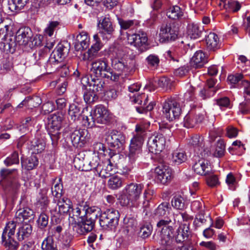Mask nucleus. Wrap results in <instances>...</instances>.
I'll return each mask as SVG.
<instances>
[{"instance_id":"nucleus-1","label":"nucleus","mask_w":250,"mask_h":250,"mask_svg":"<svg viewBox=\"0 0 250 250\" xmlns=\"http://www.w3.org/2000/svg\"><path fill=\"white\" fill-rule=\"evenodd\" d=\"M109 51L112 55L111 65L114 69L121 73L134 70L136 65L135 59L128 58L122 49L117 46L110 47Z\"/></svg>"},{"instance_id":"nucleus-2","label":"nucleus","mask_w":250,"mask_h":250,"mask_svg":"<svg viewBox=\"0 0 250 250\" xmlns=\"http://www.w3.org/2000/svg\"><path fill=\"white\" fill-rule=\"evenodd\" d=\"M136 133L130 140L128 157L130 164L133 165L140 161L142 148L146 135V129L141 125H137L135 127Z\"/></svg>"},{"instance_id":"nucleus-3","label":"nucleus","mask_w":250,"mask_h":250,"mask_svg":"<svg viewBox=\"0 0 250 250\" xmlns=\"http://www.w3.org/2000/svg\"><path fill=\"white\" fill-rule=\"evenodd\" d=\"M91 72L96 78H104L113 81L118 80L120 74L114 72L108 64L105 58L93 61L91 63Z\"/></svg>"},{"instance_id":"nucleus-4","label":"nucleus","mask_w":250,"mask_h":250,"mask_svg":"<svg viewBox=\"0 0 250 250\" xmlns=\"http://www.w3.org/2000/svg\"><path fill=\"white\" fill-rule=\"evenodd\" d=\"M100 211L101 209L97 207H91L87 211V214L79 221L78 224L74 227V230L79 235H83L91 231L94 228L96 220L99 216Z\"/></svg>"},{"instance_id":"nucleus-5","label":"nucleus","mask_w":250,"mask_h":250,"mask_svg":"<svg viewBox=\"0 0 250 250\" xmlns=\"http://www.w3.org/2000/svg\"><path fill=\"white\" fill-rule=\"evenodd\" d=\"M62 120L63 115L60 113L52 114L48 117L47 128L53 146L57 145L60 138Z\"/></svg>"},{"instance_id":"nucleus-6","label":"nucleus","mask_w":250,"mask_h":250,"mask_svg":"<svg viewBox=\"0 0 250 250\" xmlns=\"http://www.w3.org/2000/svg\"><path fill=\"white\" fill-rule=\"evenodd\" d=\"M140 86L138 84L134 83L130 85L128 87V90L131 93L129 94V96L131 101L134 104L138 103L142 105L143 100H144L143 105L136 107V110L138 113H143L152 110L155 104L150 102L148 105L145 106L148 102V96H146L144 93L137 96H136V94H133V93L134 92H137L140 89Z\"/></svg>"},{"instance_id":"nucleus-7","label":"nucleus","mask_w":250,"mask_h":250,"mask_svg":"<svg viewBox=\"0 0 250 250\" xmlns=\"http://www.w3.org/2000/svg\"><path fill=\"white\" fill-rule=\"evenodd\" d=\"M99 223L103 229L114 230L118 225L120 213L114 208L106 209L100 213Z\"/></svg>"},{"instance_id":"nucleus-8","label":"nucleus","mask_w":250,"mask_h":250,"mask_svg":"<svg viewBox=\"0 0 250 250\" xmlns=\"http://www.w3.org/2000/svg\"><path fill=\"white\" fill-rule=\"evenodd\" d=\"M0 176L5 181V188L12 193H16L21 187L19 181V175L17 169L2 168L0 170Z\"/></svg>"},{"instance_id":"nucleus-9","label":"nucleus","mask_w":250,"mask_h":250,"mask_svg":"<svg viewBox=\"0 0 250 250\" xmlns=\"http://www.w3.org/2000/svg\"><path fill=\"white\" fill-rule=\"evenodd\" d=\"M16 228L14 221L9 222L6 225L2 235V244L9 250H17L19 244L15 241L14 236Z\"/></svg>"},{"instance_id":"nucleus-10","label":"nucleus","mask_w":250,"mask_h":250,"mask_svg":"<svg viewBox=\"0 0 250 250\" xmlns=\"http://www.w3.org/2000/svg\"><path fill=\"white\" fill-rule=\"evenodd\" d=\"M163 112L165 117L171 121L179 117L181 113V108L176 99L167 98L163 104Z\"/></svg>"},{"instance_id":"nucleus-11","label":"nucleus","mask_w":250,"mask_h":250,"mask_svg":"<svg viewBox=\"0 0 250 250\" xmlns=\"http://www.w3.org/2000/svg\"><path fill=\"white\" fill-rule=\"evenodd\" d=\"M144 185L141 184L131 183L126 186L124 190L125 196L126 197V200H125L123 204L127 206L131 202L134 204L140 198L143 189Z\"/></svg>"},{"instance_id":"nucleus-12","label":"nucleus","mask_w":250,"mask_h":250,"mask_svg":"<svg viewBox=\"0 0 250 250\" xmlns=\"http://www.w3.org/2000/svg\"><path fill=\"white\" fill-rule=\"evenodd\" d=\"M105 141L110 147L120 149L125 143V136L117 130H109L105 134Z\"/></svg>"},{"instance_id":"nucleus-13","label":"nucleus","mask_w":250,"mask_h":250,"mask_svg":"<svg viewBox=\"0 0 250 250\" xmlns=\"http://www.w3.org/2000/svg\"><path fill=\"white\" fill-rule=\"evenodd\" d=\"M70 48V43L64 41L58 44L49 58V62L53 64H58L63 61L67 56Z\"/></svg>"},{"instance_id":"nucleus-14","label":"nucleus","mask_w":250,"mask_h":250,"mask_svg":"<svg viewBox=\"0 0 250 250\" xmlns=\"http://www.w3.org/2000/svg\"><path fill=\"white\" fill-rule=\"evenodd\" d=\"M178 30L173 23H166L162 25L160 31V41L162 42L174 41L177 37Z\"/></svg>"},{"instance_id":"nucleus-15","label":"nucleus","mask_w":250,"mask_h":250,"mask_svg":"<svg viewBox=\"0 0 250 250\" xmlns=\"http://www.w3.org/2000/svg\"><path fill=\"white\" fill-rule=\"evenodd\" d=\"M166 139L162 134L155 133L147 141V147L150 152L157 154L161 152L165 147Z\"/></svg>"},{"instance_id":"nucleus-16","label":"nucleus","mask_w":250,"mask_h":250,"mask_svg":"<svg viewBox=\"0 0 250 250\" xmlns=\"http://www.w3.org/2000/svg\"><path fill=\"white\" fill-rule=\"evenodd\" d=\"M87 130L80 129L74 131L70 135L71 142L74 146L82 147L89 138Z\"/></svg>"},{"instance_id":"nucleus-17","label":"nucleus","mask_w":250,"mask_h":250,"mask_svg":"<svg viewBox=\"0 0 250 250\" xmlns=\"http://www.w3.org/2000/svg\"><path fill=\"white\" fill-rule=\"evenodd\" d=\"M157 180L162 184H165L172 178V169L167 166L161 165L155 169Z\"/></svg>"},{"instance_id":"nucleus-18","label":"nucleus","mask_w":250,"mask_h":250,"mask_svg":"<svg viewBox=\"0 0 250 250\" xmlns=\"http://www.w3.org/2000/svg\"><path fill=\"white\" fill-rule=\"evenodd\" d=\"M51 236L53 239H56L64 245H67L71 240V237L67 234H63V226L59 225L54 226L50 231Z\"/></svg>"},{"instance_id":"nucleus-19","label":"nucleus","mask_w":250,"mask_h":250,"mask_svg":"<svg viewBox=\"0 0 250 250\" xmlns=\"http://www.w3.org/2000/svg\"><path fill=\"white\" fill-rule=\"evenodd\" d=\"M100 24V35L103 40L107 41L111 39L112 37L114 29L110 19L108 18L104 17L102 20Z\"/></svg>"},{"instance_id":"nucleus-20","label":"nucleus","mask_w":250,"mask_h":250,"mask_svg":"<svg viewBox=\"0 0 250 250\" xmlns=\"http://www.w3.org/2000/svg\"><path fill=\"white\" fill-rule=\"evenodd\" d=\"M127 42L131 45L141 48L147 44V37L146 33L139 31L138 33L128 35Z\"/></svg>"},{"instance_id":"nucleus-21","label":"nucleus","mask_w":250,"mask_h":250,"mask_svg":"<svg viewBox=\"0 0 250 250\" xmlns=\"http://www.w3.org/2000/svg\"><path fill=\"white\" fill-rule=\"evenodd\" d=\"M32 36L33 33L30 28H21L16 33L17 42L19 45L25 46L30 43Z\"/></svg>"},{"instance_id":"nucleus-22","label":"nucleus","mask_w":250,"mask_h":250,"mask_svg":"<svg viewBox=\"0 0 250 250\" xmlns=\"http://www.w3.org/2000/svg\"><path fill=\"white\" fill-rule=\"evenodd\" d=\"M94 112L95 120L97 124H106L109 120V114L106 108L102 105L96 107Z\"/></svg>"},{"instance_id":"nucleus-23","label":"nucleus","mask_w":250,"mask_h":250,"mask_svg":"<svg viewBox=\"0 0 250 250\" xmlns=\"http://www.w3.org/2000/svg\"><path fill=\"white\" fill-rule=\"evenodd\" d=\"M18 45L19 44L17 42L16 35L14 36L10 34L7 36L4 39V42L1 44V46L3 45L4 51L10 53H13L15 51Z\"/></svg>"},{"instance_id":"nucleus-24","label":"nucleus","mask_w":250,"mask_h":250,"mask_svg":"<svg viewBox=\"0 0 250 250\" xmlns=\"http://www.w3.org/2000/svg\"><path fill=\"white\" fill-rule=\"evenodd\" d=\"M90 208V207L86 205L84 206L81 205L74 208H72L70 212H69V217L73 219L75 221L77 220L79 222V221L81 220L82 218H83L87 214V211Z\"/></svg>"},{"instance_id":"nucleus-25","label":"nucleus","mask_w":250,"mask_h":250,"mask_svg":"<svg viewBox=\"0 0 250 250\" xmlns=\"http://www.w3.org/2000/svg\"><path fill=\"white\" fill-rule=\"evenodd\" d=\"M194 171L200 175H207L209 174L211 171L210 164L207 160H201L196 163L193 167Z\"/></svg>"},{"instance_id":"nucleus-26","label":"nucleus","mask_w":250,"mask_h":250,"mask_svg":"<svg viewBox=\"0 0 250 250\" xmlns=\"http://www.w3.org/2000/svg\"><path fill=\"white\" fill-rule=\"evenodd\" d=\"M204 120L202 114H194L192 112L188 114L184 118V125L187 128H192L197 124L200 123Z\"/></svg>"},{"instance_id":"nucleus-27","label":"nucleus","mask_w":250,"mask_h":250,"mask_svg":"<svg viewBox=\"0 0 250 250\" xmlns=\"http://www.w3.org/2000/svg\"><path fill=\"white\" fill-rule=\"evenodd\" d=\"M15 216L16 219H19V221L27 220L30 222L34 219L35 214L34 211L30 208L21 207L17 211Z\"/></svg>"},{"instance_id":"nucleus-28","label":"nucleus","mask_w":250,"mask_h":250,"mask_svg":"<svg viewBox=\"0 0 250 250\" xmlns=\"http://www.w3.org/2000/svg\"><path fill=\"white\" fill-rule=\"evenodd\" d=\"M113 165L109 160L107 162H101V164L98 168L97 173L99 177L102 178H106L111 176L113 170Z\"/></svg>"},{"instance_id":"nucleus-29","label":"nucleus","mask_w":250,"mask_h":250,"mask_svg":"<svg viewBox=\"0 0 250 250\" xmlns=\"http://www.w3.org/2000/svg\"><path fill=\"white\" fill-rule=\"evenodd\" d=\"M189 224L185 223L181 225L177 230L175 241L177 243H182L187 240L190 234Z\"/></svg>"},{"instance_id":"nucleus-30","label":"nucleus","mask_w":250,"mask_h":250,"mask_svg":"<svg viewBox=\"0 0 250 250\" xmlns=\"http://www.w3.org/2000/svg\"><path fill=\"white\" fill-rule=\"evenodd\" d=\"M204 30L203 27L198 24L189 23L187 26V33L190 39H196L201 36Z\"/></svg>"},{"instance_id":"nucleus-31","label":"nucleus","mask_w":250,"mask_h":250,"mask_svg":"<svg viewBox=\"0 0 250 250\" xmlns=\"http://www.w3.org/2000/svg\"><path fill=\"white\" fill-rule=\"evenodd\" d=\"M171 210V208L169 203L167 202H164L155 209L154 214L155 216L158 217L166 218L172 214L170 213Z\"/></svg>"},{"instance_id":"nucleus-32","label":"nucleus","mask_w":250,"mask_h":250,"mask_svg":"<svg viewBox=\"0 0 250 250\" xmlns=\"http://www.w3.org/2000/svg\"><path fill=\"white\" fill-rule=\"evenodd\" d=\"M82 116L83 125L88 127H92L96 125V120H95L94 112L89 110L87 107L83 108L82 110Z\"/></svg>"},{"instance_id":"nucleus-33","label":"nucleus","mask_w":250,"mask_h":250,"mask_svg":"<svg viewBox=\"0 0 250 250\" xmlns=\"http://www.w3.org/2000/svg\"><path fill=\"white\" fill-rule=\"evenodd\" d=\"M207 47L210 51H215L220 47L219 39L214 33L210 32L206 38Z\"/></svg>"},{"instance_id":"nucleus-34","label":"nucleus","mask_w":250,"mask_h":250,"mask_svg":"<svg viewBox=\"0 0 250 250\" xmlns=\"http://www.w3.org/2000/svg\"><path fill=\"white\" fill-rule=\"evenodd\" d=\"M207 62L205 54L201 51H196L191 60V65L195 68L202 67Z\"/></svg>"},{"instance_id":"nucleus-35","label":"nucleus","mask_w":250,"mask_h":250,"mask_svg":"<svg viewBox=\"0 0 250 250\" xmlns=\"http://www.w3.org/2000/svg\"><path fill=\"white\" fill-rule=\"evenodd\" d=\"M88 84L89 88L92 89L93 91H95L97 94L104 91V85L105 83L99 78H91V81L88 80Z\"/></svg>"},{"instance_id":"nucleus-36","label":"nucleus","mask_w":250,"mask_h":250,"mask_svg":"<svg viewBox=\"0 0 250 250\" xmlns=\"http://www.w3.org/2000/svg\"><path fill=\"white\" fill-rule=\"evenodd\" d=\"M41 104V99L38 96H35L32 98L28 97L26 98L20 104L18 107H22L25 106L27 108L32 109L38 107Z\"/></svg>"},{"instance_id":"nucleus-37","label":"nucleus","mask_w":250,"mask_h":250,"mask_svg":"<svg viewBox=\"0 0 250 250\" xmlns=\"http://www.w3.org/2000/svg\"><path fill=\"white\" fill-rule=\"evenodd\" d=\"M32 232V227L28 223H23L19 228L17 232V237L19 241L23 240L25 238L28 237Z\"/></svg>"},{"instance_id":"nucleus-38","label":"nucleus","mask_w":250,"mask_h":250,"mask_svg":"<svg viewBox=\"0 0 250 250\" xmlns=\"http://www.w3.org/2000/svg\"><path fill=\"white\" fill-rule=\"evenodd\" d=\"M173 230L161 232L160 234V243L164 246H170L173 245L174 239L172 237Z\"/></svg>"},{"instance_id":"nucleus-39","label":"nucleus","mask_w":250,"mask_h":250,"mask_svg":"<svg viewBox=\"0 0 250 250\" xmlns=\"http://www.w3.org/2000/svg\"><path fill=\"white\" fill-rule=\"evenodd\" d=\"M82 107L80 105L72 104L70 105L68 110V115L71 119L73 121H76L82 116Z\"/></svg>"},{"instance_id":"nucleus-40","label":"nucleus","mask_w":250,"mask_h":250,"mask_svg":"<svg viewBox=\"0 0 250 250\" xmlns=\"http://www.w3.org/2000/svg\"><path fill=\"white\" fill-rule=\"evenodd\" d=\"M45 146L44 140L42 138L35 139L31 142V146L29 149L32 153L38 154L41 153Z\"/></svg>"},{"instance_id":"nucleus-41","label":"nucleus","mask_w":250,"mask_h":250,"mask_svg":"<svg viewBox=\"0 0 250 250\" xmlns=\"http://www.w3.org/2000/svg\"><path fill=\"white\" fill-rule=\"evenodd\" d=\"M57 205L59 207V212L60 214H65L70 212L71 207V202L66 198L63 197L58 200Z\"/></svg>"},{"instance_id":"nucleus-42","label":"nucleus","mask_w":250,"mask_h":250,"mask_svg":"<svg viewBox=\"0 0 250 250\" xmlns=\"http://www.w3.org/2000/svg\"><path fill=\"white\" fill-rule=\"evenodd\" d=\"M172 214L169 217L160 220L157 224V227L161 231H167L171 230H173V227L169 225L170 223L172 222Z\"/></svg>"},{"instance_id":"nucleus-43","label":"nucleus","mask_w":250,"mask_h":250,"mask_svg":"<svg viewBox=\"0 0 250 250\" xmlns=\"http://www.w3.org/2000/svg\"><path fill=\"white\" fill-rule=\"evenodd\" d=\"M189 144L193 147L195 152L198 154L199 151L202 150L204 146L203 138L198 135L193 136L190 140Z\"/></svg>"},{"instance_id":"nucleus-44","label":"nucleus","mask_w":250,"mask_h":250,"mask_svg":"<svg viewBox=\"0 0 250 250\" xmlns=\"http://www.w3.org/2000/svg\"><path fill=\"white\" fill-rule=\"evenodd\" d=\"M28 0H9L8 7L12 12H18L23 8Z\"/></svg>"},{"instance_id":"nucleus-45","label":"nucleus","mask_w":250,"mask_h":250,"mask_svg":"<svg viewBox=\"0 0 250 250\" xmlns=\"http://www.w3.org/2000/svg\"><path fill=\"white\" fill-rule=\"evenodd\" d=\"M225 146L222 140H218L215 146L211 150L212 155L215 157L220 158L224 155Z\"/></svg>"},{"instance_id":"nucleus-46","label":"nucleus","mask_w":250,"mask_h":250,"mask_svg":"<svg viewBox=\"0 0 250 250\" xmlns=\"http://www.w3.org/2000/svg\"><path fill=\"white\" fill-rule=\"evenodd\" d=\"M171 204L174 208L178 210H184L187 208L186 201L181 195L174 196L171 200Z\"/></svg>"},{"instance_id":"nucleus-47","label":"nucleus","mask_w":250,"mask_h":250,"mask_svg":"<svg viewBox=\"0 0 250 250\" xmlns=\"http://www.w3.org/2000/svg\"><path fill=\"white\" fill-rule=\"evenodd\" d=\"M167 16L173 20H178L183 15V12L178 6H174L170 7L167 12Z\"/></svg>"},{"instance_id":"nucleus-48","label":"nucleus","mask_w":250,"mask_h":250,"mask_svg":"<svg viewBox=\"0 0 250 250\" xmlns=\"http://www.w3.org/2000/svg\"><path fill=\"white\" fill-rule=\"evenodd\" d=\"M47 190L46 189H42L38 196V203L42 206V209H46L49 204V200L47 196Z\"/></svg>"},{"instance_id":"nucleus-49","label":"nucleus","mask_w":250,"mask_h":250,"mask_svg":"<svg viewBox=\"0 0 250 250\" xmlns=\"http://www.w3.org/2000/svg\"><path fill=\"white\" fill-rule=\"evenodd\" d=\"M123 181L121 178L117 176H111L107 182V186L110 189L115 190L122 186Z\"/></svg>"},{"instance_id":"nucleus-50","label":"nucleus","mask_w":250,"mask_h":250,"mask_svg":"<svg viewBox=\"0 0 250 250\" xmlns=\"http://www.w3.org/2000/svg\"><path fill=\"white\" fill-rule=\"evenodd\" d=\"M100 49L98 47L91 46V48L83 54V60L89 61H92L99 56V51Z\"/></svg>"},{"instance_id":"nucleus-51","label":"nucleus","mask_w":250,"mask_h":250,"mask_svg":"<svg viewBox=\"0 0 250 250\" xmlns=\"http://www.w3.org/2000/svg\"><path fill=\"white\" fill-rule=\"evenodd\" d=\"M97 94L95 91H93L92 89L88 87L83 94L84 100L87 104H92L98 99Z\"/></svg>"},{"instance_id":"nucleus-52","label":"nucleus","mask_w":250,"mask_h":250,"mask_svg":"<svg viewBox=\"0 0 250 250\" xmlns=\"http://www.w3.org/2000/svg\"><path fill=\"white\" fill-rule=\"evenodd\" d=\"M60 25L58 21H50L44 30V34L49 37L52 36L54 32L59 28Z\"/></svg>"},{"instance_id":"nucleus-53","label":"nucleus","mask_w":250,"mask_h":250,"mask_svg":"<svg viewBox=\"0 0 250 250\" xmlns=\"http://www.w3.org/2000/svg\"><path fill=\"white\" fill-rule=\"evenodd\" d=\"M187 156L183 152L174 151L172 154L171 160L175 164L179 165L186 161Z\"/></svg>"},{"instance_id":"nucleus-54","label":"nucleus","mask_w":250,"mask_h":250,"mask_svg":"<svg viewBox=\"0 0 250 250\" xmlns=\"http://www.w3.org/2000/svg\"><path fill=\"white\" fill-rule=\"evenodd\" d=\"M38 164V158L35 155H32L26 160L24 166L27 170H30L36 168Z\"/></svg>"},{"instance_id":"nucleus-55","label":"nucleus","mask_w":250,"mask_h":250,"mask_svg":"<svg viewBox=\"0 0 250 250\" xmlns=\"http://www.w3.org/2000/svg\"><path fill=\"white\" fill-rule=\"evenodd\" d=\"M42 248L43 250H58L57 245L53 238L50 237H48L43 241Z\"/></svg>"},{"instance_id":"nucleus-56","label":"nucleus","mask_w":250,"mask_h":250,"mask_svg":"<svg viewBox=\"0 0 250 250\" xmlns=\"http://www.w3.org/2000/svg\"><path fill=\"white\" fill-rule=\"evenodd\" d=\"M152 196V193L149 190L146 189L143 193V197L144 201L143 203V207L144 208V212L146 211L145 214L147 215V208L149 207V201L151 200Z\"/></svg>"},{"instance_id":"nucleus-57","label":"nucleus","mask_w":250,"mask_h":250,"mask_svg":"<svg viewBox=\"0 0 250 250\" xmlns=\"http://www.w3.org/2000/svg\"><path fill=\"white\" fill-rule=\"evenodd\" d=\"M49 222V216L45 213H42L39 216L37 220V224L39 228L43 229L48 225Z\"/></svg>"},{"instance_id":"nucleus-58","label":"nucleus","mask_w":250,"mask_h":250,"mask_svg":"<svg viewBox=\"0 0 250 250\" xmlns=\"http://www.w3.org/2000/svg\"><path fill=\"white\" fill-rule=\"evenodd\" d=\"M76 40L78 42L83 44L84 48H87L89 45V38L87 36V33L86 32L83 31L81 32L76 38Z\"/></svg>"},{"instance_id":"nucleus-59","label":"nucleus","mask_w":250,"mask_h":250,"mask_svg":"<svg viewBox=\"0 0 250 250\" xmlns=\"http://www.w3.org/2000/svg\"><path fill=\"white\" fill-rule=\"evenodd\" d=\"M124 223L128 231H134L137 225L136 220L131 217H125L124 219Z\"/></svg>"},{"instance_id":"nucleus-60","label":"nucleus","mask_w":250,"mask_h":250,"mask_svg":"<svg viewBox=\"0 0 250 250\" xmlns=\"http://www.w3.org/2000/svg\"><path fill=\"white\" fill-rule=\"evenodd\" d=\"M19 159L18 153L14 151L10 156L7 157L4 161V163L7 166H10L13 164H19Z\"/></svg>"},{"instance_id":"nucleus-61","label":"nucleus","mask_w":250,"mask_h":250,"mask_svg":"<svg viewBox=\"0 0 250 250\" xmlns=\"http://www.w3.org/2000/svg\"><path fill=\"white\" fill-rule=\"evenodd\" d=\"M239 110L243 114H247L250 112V99L245 96V101L239 104Z\"/></svg>"},{"instance_id":"nucleus-62","label":"nucleus","mask_w":250,"mask_h":250,"mask_svg":"<svg viewBox=\"0 0 250 250\" xmlns=\"http://www.w3.org/2000/svg\"><path fill=\"white\" fill-rule=\"evenodd\" d=\"M157 83L159 87L166 88H171L172 84V81L166 77L159 78Z\"/></svg>"},{"instance_id":"nucleus-63","label":"nucleus","mask_w":250,"mask_h":250,"mask_svg":"<svg viewBox=\"0 0 250 250\" xmlns=\"http://www.w3.org/2000/svg\"><path fill=\"white\" fill-rule=\"evenodd\" d=\"M172 217L174 218V222L176 221L179 223H182V221H185V223H188L187 222L191 219V217L186 212H179L178 214H172Z\"/></svg>"},{"instance_id":"nucleus-64","label":"nucleus","mask_w":250,"mask_h":250,"mask_svg":"<svg viewBox=\"0 0 250 250\" xmlns=\"http://www.w3.org/2000/svg\"><path fill=\"white\" fill-rule=\"evenodd\" d=\"M216 93V89H209L205 87L200 92V97L204 100L207 99L214 95Z\"/></svg>"}]
</instances>
